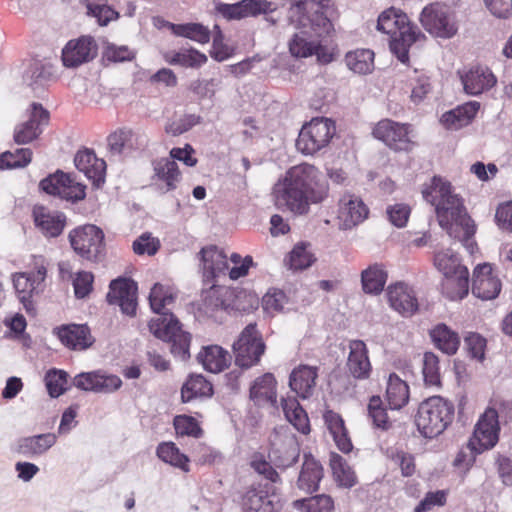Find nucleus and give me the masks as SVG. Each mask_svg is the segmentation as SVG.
Here are the masks:
<instances>
[{
	"label": "nucleus",
	"instance_id": "f257e3e1",
	"mask_svg": "<svg viewBox=\"0 0 512 512\" xmlns=\"http://www.w3.org/2000/svg\"><path fill=\"white\" fill-rule=\"evenodd\" d=\"M328 183L313 165L291 167L273 187L275 205L282 211L305 215L310 204H318L328 196Z\"/></svg>",
	"mask_w": 512,
	"mask_h": 512
},
{
	"label": "nucleus",
	"instance_id": "f03ea898",
	"mask_svg": "<svg viewBox=\"0 0 512 512\" xmlns=\"http://www.w3.org/2000/svg\"><path fill=\"white\" fill-rule=\"evenodd\" d=\"M174 299L175 295L170 289L159 283L154 284L149 294V303L151 309L160 316L149 322V330L156 338L170 343V352L174 357L185 361L190 358L191 334L183 331L178 319L165 309Z\"/></svg>",
	"mask_w": 512,
	"mask_h": 512
},
{
	"label": "nucleus",
	"instance_id": "7ed1b4c3",
	"mask_svg": "<svg viewBox=\"0 0 512 512\" xmlns=\"http://www.w3.org/2000/svg\"><path fill=\"white\" fill-rule=\"evenodd\" d=\"M423 198L435 206V212L439 225L448 234H454V230L460 226L466 227V234H471L472 219L467 214L462 199L452 192L449 182L440 177H433L431 185L422 191Z\"/></svg>",
	"mask_w": 512,
	"mask_h": 512
},
{
	"label": "nucleus",
	"instance_id": "20e7f679",
	"mask_svg": "<svg viewBox=\"0 0 512 512\" xmlns=\"http://www.w3.org/2000/svg\"><path fill=\"white\" fill-rule=\"evenodd\" d=\"M307 21L308 23H303L300 30L288 42L291 55L296 58L317 55L319 60L330 62L331 55L324 53L322 41L333 30L332 22L318 11L308 16Z\"/></svg>",
	"mask_w": 512,
	"mask_h": 512
},
{
	"label": "nucleus",
	"instance_id": "39448f33",
	"mask_svg": "<svg viewBox=\"0 0 512 512\" xmlns=\"http://www.w3.org/2000/svg\"><path fill=\"white\" fill-rule=\"evenodd\" d=\"M453 417V404L440 396H433L419 405L415 424L425 438H434L448 427Z\"/></svg>",
	"mask_w": 512,
	"mask_h": 512
},
{
	"label": "nucleus",
	"instance_id": "423d86ee",
	"mask_svg": "<svg viewBox=\"0 0 512 512\" xmlns=\"http://www.w3.org/2000/svg\"><path fill=\"white\" fill-rule=\"evenodd\" d=\"M247 296L245 291L212 286L202 292L199 310L208 317H214L220 310L246 311L249 307L242 303V299Z\"/></svg>",
	"mask_w": 512,
	"mask_h": 512
},
{
	"label": "nucleus",
	"instance_id": "0eeeda50",
	"mask_svg": "<svg viewBox=\"0 0 512 512\" xmlns=\"http://www.w3.org/2000/svg\"><path fill=\"white\" fill-rule=\"evenodd\" d=\"M335 131L330 119L314 118L300 130L296 147L303 154L313 155L328 145Z\"/></svg>",
	"mask_w": 512,
	"mask_h": 512
},
{
	"label": "nucleus",
	"instance_id": "6e6552de",
	"mask_svg": "<svg viewBox=\"0 0 512 512\" xmlns=\"http://www.w3.org/2000/svg\"><path fill=\"white\" fill-rule=\"evenodd\" d=\"M232 348L237 366L247 369L256 365L265 351V343L256 329V324L247 325Z\"/></svg>",
	"mask_w": 512,
	"mask_h": 512
},
{
	"label": "nucleus",
	"instance_id": "1a4fd4ad",
	"mask_svg": "<svg viewBox=\"0 0 512 512\" xmlns=\"http://www.w3.org/2000/svg\"><path fill=\"white\" fill-rule=\"evenodd\" d=\"M74 251L88 260H97L104 251V233L92 224L74 229L69 234Z\"/></svg>",
	"mask_w": 512,
	"mask_h": 512
},
{
	"label": "nucleus",
	"instance_id": "9d476101",
	"mask_svg": "<svg viewBox=\"0 0 512 512\" xmlns=\"http://www.w3.org/2000/svg\"><path fill=\"white\" fill-rule=\"evenodd\" d=\"M422 26L432 35L440 38H451L458 30L454 17L446 6L439 3L425 7L421 13Z\"/></svg>",
	"mask_w": 512,
	"mask_h": 512
},
{
	"label": "nucleus",
	"instance_id": "9b49d317",
	"mask_svg": "<svg viewBox=\"0 0 512 512\" xmlns=\"http://www.w3.org/2000/svg\"><path fill=\"white\" fill-rule=\"evenodd\" d=\"M499 439L498 413L493 408H488L480 417L475 426L473 437L468 443L471 451L479 454L493 448Z\"/></svg>",
	"mask_w": 512,
	"mask_h": 512
},
{
	"label": "nucleus",
	"instance_id": "f8f14e48",
	"mask_svg": "<svg viewBox=\"0 0 512 512\" xmlns=\"http://www.w3.org/2000/svg\"><path fill=\"white\" fill-rule=\"evenodd\" d=\"M410 125L402 124L390 119H384L377 123L373 129L375 138L383 141L389 148L395 151H411L415 145L410 136Z\"/></svg>",
	"mask_w": 512,
	"mask_h": 512
},
{
	"label": "nucleus",
	"instance_id": "ddd939ff",
	"mask_svg": "<svg viewBox=\"0 0 512 512\" xmlns=\"http://www.w3.org/2000/svg\"><path fill=\"white\" fill-rule=\"evenodd\" d=\"M40 188L50 195L71 202L83 200L86 196L84 185L76 182L69 174L59 170L41 180Z\"/></svg>",
	"mask_w": 512,
	"mask_h": 512
},
{
	"label": "nucleus",
	"instance_id": "4468645a",
	"mask_svg": "<svg viewBox=\"0 0 512 512\" xmlns=\"http://www.w3.org/2000/svg\"><path fill=\"white\" fill-rule=\"evenodd\" d=\"M106 298L110 304L119 305L124 314L133 316L137 308V284L127 278L112 280Z\"/></svg>",
	"mask_w": 512,
	"mask_h": 512
},
{
	"label": "nucleus",
	"instance_id": "2eb2a0df",
	"mask_svg": "<svg viewBox=\"0 0 512 512\" xmlns=\"http://www.w3.org/2000/svg\"><path fill=\"white\" fill-rule=\"evenodd\" d=\"M49 112L39 103H32L29 119L15 127L14 141L18 145L27 144L36 139L41 133V126L47 125Z\"/></svg>",
	"mask_w": 512,
	"mask_h": 512
},
{
	"label": "nucleus",
	"instance_id": "dca6fc26",
	"mask_svg": "<svg viewBox=\"0 0 512 512\" xmlns=\"http://www.w3.org/2000/svg\"><path fill=\"white\" fill-rule=\"evenodd\" d=\"M97 55V44L90 36H82L71 40L62 51V61L66 67H77L89 62Z\"/></svg>",
	"mask_w": 512,
	"mask_h": 512
},
{
	"label": "nucleus",
	"instance_id": "f3484780",
	"mask_svg": "<svg viewBox=\"0 0 512 512\" xmlns=\"http://www.w3.org/2000/svg\"><path fill=\"white\" fill-rule=\"evenodd\" d=\"M369 214V210L362 199L356 195L345 194L339 201V226L348 230L362 223Z\"/></svg>",
	"mask_w": 512,
	"mask_h": 512
},
{
	"label": "nucleus",
	"instance_id": "a211bd4d",
	"mask_svg": "<svg viewBox=\"0 0 512 512\" xmlns=\"http://www.w3.org/2000/svg\"><path fill=\"white\" fill-rule=\"evenodd\" d=\"M501 291L500 280L493 275L492 267L488 263L479 264L473 271L472 293L482 300H491Z\"/></svg>",
	"mask_w": 512,
	"mask_h": 512
},
{
	"label": "nucleus",
	"instance_id": "6ab92c4d",
	"mask_svg": "<svg viewBox=\"0 0 512 512\" xmlns=\"http://www.w3.org/2000/svg\"><path fill=\"white\" fill-rule=\"evenodd\" d=\"M390 306L405 317L412 316L418 310V300L411 287L403 283L391 285L387 289Z\"/></svg>",
	"mask_w": 512,
	"mask_h": 512
},
{
	"label": "nucleus",
	"instance_id": "aec40b11",
	"mask_svg": "<svg viewBox=\"0 0 512 512\" xmlns=\"http://www.w3.org/2000/svg\"><path fill=\"white\" fill-rule=\"evenodd\" d=\"M74 162L77 169L83 172L96 188L104 184L106 163L103 159L97 158L93 151L88 149L79 151Z\"/></svg>",
	"mask_w": 512,
	"mask_h": 512
},
{
	"label": "nucleus",
	"instance_id": "412c9836",
	"mask_svg": "<svg viewBox=\"0 0 512 512\" xmlns=\"http://www.w3.org/2000/svg\"><path fill=\"white\" fill-rule=\"evenodd\" d=\"M324 476L323 467L312 455H304V461L299 472L296 488L305 494H312L319 489Z\"/></svg>",
	"mask_w": 512,
	"mask_h": 512
},
{
	"label": "nucleus",
	"instance_id": "4be33fe9",
	"mask_svg": "<svg viewBox=\"0 0 512 512\" xmlns=\"http://www.w3.org/2000/svg\"><path fill=\"white\" fill-rule=\"evenodd\" d=\"M46 273V268L41 265L35 271L14 276L13 284L21 302L25 303L33 293L42 291Z\"/></svg>",
	"mask_w": 512,
	"mask_h": 512
},
{
	"label": "nucleus",
	"instance_id": "5701e85b",
	"mask_svg": "<svg viewBox=\"0 0 512 512\" xmlns=\"http://www.w3.org/2000/svg\"><path fill=\"white\" fill-rule=\"evenodd\" d=\"M154 184L161 193L176 189L180 180V172L176 161L162 158L153 163Z\"/></svg>",
	"mask_w": 512,
	"mask_h": 512
},
{
	"label": "nucleus",
	"instance_id": "b1692460",
	"mask_svg": "<svg viewBox=\"0 0 512 512\" xmlns=\"http://www.w3.org/2000/svg\"><path fill=\"white\" fill-rule=\"evenodd\" d=\"M57 335L61 343L72 350H85L95 341L87 325L62 326L57 329Z\"/></svg>",
	"mask_w": 512,
	"mask_h": 512
},
{
	"label": "nucleus",
	"instance_id": "393cba45",
	"mask_svg": "<svg viewBox=\"0 0 512 512\" xmlns=\"http://www.w3.org/2000/svg\"><path fill=\"white\" fill-rule=\"evenodd\" d=\"M347 368L356 379H367L371 372V363L368 357L366 344L361 340H353L349 344Z\"/></svg>",
	"mask_w": 512,
	"mask_h": 512
},
{
	"label": "nucleus",
	"instance_id": "a878e982",
	"mask_svg": "<svg viewBox=\"0 0 512 512\" xmlns=\"http://www.w3.org/2000/svg\"><path fill=\"white\" fill-rule=\"evenodd\" d=\"M425 38V36L413 25L406 23L399 27L397 34L391 37L390 49L402 63L409 60L408 50L412 44Z\"/></svg>",
	"mask_w": 512,
	"mask_h": 512
},
{
	"label": "nucleus",
	"instance_id": "bb28decb",
	"mask_svg": "<svg viewBox=\"0 0 512 512\" xmlns=\"http://www.w3.org/2000/svg\"><path fill=\"white\" fill-rule=\"evenodd\" d=\"M276 379L273 374L265 373L256 378L250 387V399L257 406H275L277 402Z\"/></svg>",
	"mask_w": 512,
	"mask_h": 512
},
{
	"label": "nucleus",
	"instance_id": "cd10ccee",
	"mask_svg": "<svg viewBox=\"0 0 512 512\" xmlns=\"http://www.w3.org/2000/svg\"><path fill=\"white\" fill-rule=\"evenodd\" d=\"M461 81L467 94L478 95L492 88L496 78L488 68L477 66L461 75Z\"/></svg>",
	"mask_w": 512,
	"mask_h": 512
},
{
	"label": "nucleus",
	"instance_id": "c85d7f7f",
	"mask_svg": "<svg viewBox=\"0 0 512 512\" xmlns=\"http://www.w3.org/2000/svg\"><path fill=\"white\" fill-rule=\"evenodd\" d=\"M317 376L316 367L300 365L291 372L289 386L299 397L309 398L313 394Z\"/></svg>",
	"mask_w": 512,
	"mask_h": 512
},
{
	"label": "nucleus",
	"instance_id": "c756f323",
	"mask_svg": "<svg viewBox=\"0 0 512 512\" xmlns=\"http://www.w3.org/2000/svg\"><path fill=\"white\" fill-rule=\"evenodd\" d=\"M480 108V103L470 101L444 113L441 123L450 130H459L473 120Z\"/></svg>",
	"mask_w": 512,
	"mask_h": 512
},
{
	"label": "nucleus",
	"instance_id": "7c9ffc66",
	"mask_svg": "<svg viewBox=\"0 0 512 512\" xmlns=\"http://www.w3.org/2000/svg\"><path fill=\"white\" fill-rule=\"evenodd\" d=\"M54 433H45L21 438L17 444V452L25 457H36L47 452L56 443Z\"/></svg>",
	"mask_w": 512,
	"mask_h": 512
},
{
	"label": "nucleus",
	"instance_id": "2f4dec72",
	"mask_svg": "<svg viewBox=\"0 0 512 512\" xmlns=\"http://www.w3.org/2000/svg\"><path fill=\"white\" fill-rule=\"evenodd\" d=\"M323 418L338 449L343 453L351 452L353 444L342 417L332 410H327L324 413Z\"/></svg>",
	"mask_w": 512,
	"mask_h": 512
},
{
	"label": "nucleus",
	"instance_id": "473e14b6",
	"mask_svg": "<svg viewBox=\"0 0 512 512\" xmlns=\"http://www.w3.org/2000/svg\"><path fill=\"white\" fill-rule=\"evenodd\" d=\"M206 277H217L228 270L227 256L216 246L202 248L200 253Z\"/></svg>",
	"mask_w": 512,
	"mask_h": 512
},
{
	"label": "nucleus",
	"instance_id": "72a5a7b5",
	"mask_svg": "<svg viewBox=\"0 0 512 512\" xmlns=\"http://www.w3.org/2000/svg\"><path fill=\"white\" fill-rule=\"evenodd\" d=\"M197 359L205 370L218 373L228 367L231 357L222 347L211 345L203 348L198 354Z\"/></svg>",
	"mask_w": 512,
	"mask_h": 512
},
{
	"label": "nucleus",
	"instance_id": "f704fd0d",
	"mask_svg": "<svg viewBox=\"0 0 512 512\" xmlns=\"http://www.w3.org/2000/svg\"><path fill=\"white\" fill-rule=\"evenodd\" d=\"M387 278L388 273L384 266L374 263L361 272L362 290L366 294L378 295L383 291Z\"/></svg>",
	"mask_w": 512,
	"mask_h": 512
},
{
	"label": "nucleus",
	"instance_id": "c9c22d12",
	"mask_svg": "<svg viewBox=\"0 0 512 512\" xmlns=\"http://www.w3.org/2000/svg\"><path fill=\"white\" fill-rule=\"evenodd\" d=\"M36 226L48 237H57L65 226V216L61 213H51L44 208L34 210Z\"/></svg>",
	"mask_w": 512,
	"mask_h": 512
},
{
	"label": "nucleus",
	"instance_id": "e433bc0d",
	"mask_svg": "<svg viewBox=\"0 0 512 512\" xmlns=\"http://www.w3.org/2000/svg\"><path fill=\"white\" fill-rule=\"evenodd\" d=\"M386 399L392 410L403 408L409 401V386L395 373L389 375Z\"/></svg>",
	"mask_w": 512,
	"mask_h": 512
},
{
	"label": "nucleus",
	"instance_id": "4c0bfd02",
	"mask_svg": "<svg viewBox=\"0 0 512 512\" xmlns=\"http://www.w3.org/2000/svg\"><path fill=\"white\" fill-rule=\"evenodd\" d=\"M443 289L451 300L463 299L469 292V271L467 267L458 268L452 275H444Z\"/></svg>",
	"mask_w": 512,
	"mask_h": 512
},
{
	"label": "nucleus",
	"instance_id": "58836bf2",
	"mask_svg": "<svg viewBox=\"0 0 512 512\" xmlns=\"http://www.w3.org/2000/svg\"><path fill=\"white\" fill-rule=\"evenodd\" d=\"M430 336L435 346L443 353L453 355L457 352L460 344L459 336L445 324L435 326Z\"/></svg>",
	"mask_w": 512,
	"mask_h": 512
},
{
	"label": "nucleus",
	"instance_id": "ea45409f",
	"mask_svg": "<svg viewBox=\"0 0 512 512\" xmlns=\"http://www.w3.org/2000/svg\"><path fill=\"white\" fill-rule=\"evenodd\" d=\"M283 412L289 425L303 434L310 432L309 420L306 412L300 406L296 399H282L281 402Z\"/></svg>",
	"mask_w": 512,
	"mask_h": 512
},
{
	"label": "nucleus",
	"instance_id": "a19ab883",
	"mask_svg": "<svg viewBox=\"0 0 512 512\" xmlns=\"http://www.w3.org/2000/svg\"><path fill=\"white\" fill-rule=\"evenodd\" d=\"M213 394L212 384L202 375H192L181 389L183 402H189L197 397H210Z\"/></svg>",
	"mask_w": 512,
	"mask_h": 512
},
{
	"label": "nucleus",
	"instance_id": "79ce46f5",
	"mask_svg": "<svg viewBox=\"0 0 512 512\" xmlns=\"http://www.w3.org/2000/svg\"><path fill=\"white\" fill-rule=\"evenodd\" d=\"M329 461L334 480L339 486L351 488L356 484L355 473L342 456L331 453Z\"/></svg>",
	"mask_w": 512,
	"mask_h": 512
},
{
	"label": "nucleus",
	"instance_id": "37998d69",
	"mask_svg": "<svg viewBox=\"0 0 512 512\" xmlns=\"http://www.w3.org/2000/svg\"><path fill=\"white\" fill-rule=\"evenodd\" d=\"M242 507L246 512H277L270 497L256 489L246 491L242 498Z\"/></svg>",
	"mask_w": 512,
	"mask_h": 512
},
{
	"label": "nucleus",
	"instance_id": "c03bdc74",
	"mask_svg": "<svg viewBox=\"0 0 512 512\" xmlns=\"http://www.w3.org/2000/svg\"><path fill=\"white\" fill-rule=\"evenodd\" d=\"M292 506L298 512H332L334 501L331 496L320 494L292 502Z\"/></svg>",
	"mask_w": 512,
	"mask_h": 512
},
{
	"label": "nucleus",
	"instance_id": "a18cd8bd",
	"mask_svg": "<svg viewBox=\"0 0 512 512\" xmlns=\"http://www.w3.org/2000/svg\"><path fill=\"white\" fill-rule=\"evenodd\" d=\"M176 36L185 37L200 44L210 41L211 31L200 23L170 24Z\"/></svg>",
	"mask_w": 512,
	"mask_h": 512
},
{
	"label": "nucleus",
	"instance_id": "49530a36",
	"mask_svg": "<svg viewBox=\"0 0 512 512\" xmlns=\"http://www.w3.org/2000/svg\"><path fill=\"white\" fill-rule=\"evenodd\" d=\"M345 62L348 68L355 73L367 74L373 70L374 53L369 49L348 52L345 56Z\"/></svg>",
	"mask_w": 512,
	"mask_h": 512
},
{
	"label": "nucleus",
	"instance_id": "de8ad7c7",
	"mask_svg": "<svg viewBox=\"0 0 512 512\" xmlns=\"http://www.w3.org/2000/svg\"><path fill=\"white\" fill-rule=\"evenodd\" d=\"M300 447L296 437H288L286 439V445L279 448V452H271L272 457L276 466L281 468H288L292 466L299 458Z\"/></svg>",
	"mask_w": 512,
	"mask_h": 512
},
{
	"label": "nucleus",
	"instance_id": "09e8293b",
	"mask_svg": "<svg viewBox=\"0 0 512 512\" xmlns=\"http://www.w3.org/2000/svg\"><path fill=\"white\" fill-rule=\"evenodd\" d=\"M158 457L170 465L180 468L181 470L189 471V458L180 452L178 447L172 442H164L157 447Z\"/></svg>",
	"mask_w": 512,
	"mask_h": 512
},
{
	"label": "nucleus",
	"instance_id": "8fccbe9b",
	"mask_svg": "<svg viewBox=\"0 0 512 512\" xmlns=\"http://www.w3.org/2000/svg\"><path fill=\"white\" fill-rule=\"evenodd\" d=\"M166 62L183 67L199 68L207 62V56L196 49H187L165 56Z\"/></svg>",
	"mask_w": 512,
	"mask_h": 512
},
{
	"label": "nucleus",
	"instance_id": "3c124183",
	"mask_svg": "<svg viewBox=\"0 0 512 512\" xmlns=\"http://www.w3.org/2000/svg\"><path fill=\"white\" fill-rule=\"evenodd\" d=\"M407 23L405 14L397 13L394 9H388L380 14L377 21V29L391 37L397 34L399 27Z\"/></svg>",
	"mask_w": 512,
	"mask_h": 512
},
{
	"label": "nucleus",
	"instance_id": "603ef678",
	"mask_svg": "<svg viewBox=\"0 0 512 512\" xmlns=\"http://www.w3.org/2000/svg\"><path fill=\"white\" fill-rule=\"evenodd\" d=\"M307 247L308 245L300 243L293 248L289 253L288 259L285 261L289 269L293 271L304 270L312 265L315 257Z\"/></svg>",
	"mask_w": 512,
	"mask_h": 512
},
{
	"label": "nucleus",
	"instance_id": "864d4df0",
	"mask_svg": "<svg viewBox=\"0 0 512 512\" xmlns=\"http://www.w3.org/2000/svg\"><path fill=\"white\" fill-rule=\"evenodd\" d=\"M32 159V151L28 148H19L15 152L6 151L0 155V169H13L26 167Z\"/></svg>",
	"mask_w": 512,
	"mask_h": 512
},
{
	"label": "nucleus",
	"instance_id": "5fc2aeb1",
	"mask_svg": "<svg viewBox=\"0 0 512 512\" xmlns=\"http://www.w3.org/2000/svg\"><path fill=\"white\" fill-rule=\"evenodd\" d=\"M368 415L375 427L388 430L392 427L386 409L380 396H372L368 404Z\"/></svg>",
	"mask_w": 512,
	"mask_h": 512
},
{
	"label": "nucleus",
	"instance_id": "6e6d98bb",
	"mask_svg": "<svg viewBox=\"0 0 512 512\" xmlns=\"http://www.w3.org/2000/svg\"><path fill=\"white\" fill-rule=\"evenodd\" d=\"M68 374L63 370L51 369L45 375V384L49 395L57 398L67 390Z\"/></svg>",
	"mask_w": 512,
	"mask_h": 512
},
{
	"label": "nucleus",
	"instance_id": "4d7b16f0",
	"mask_svg": "<svg viewBox=\"0 0 512 512\" xmlns=\"http://www.w3.org/2000/svg\"><path fill=\"white\" fill-rule=\"evenodd\" d=\"M423 377L427 386H440L439 359L432 352H426L423 357Z\"/></svg>",
	"mask_w": 512,
	"mask_h": 512
},
{
	"label": "nucleus",
	"instance_id": "13d9d810",
	"mask_svg": "<svg viewBox=\"0 0 512 512\" xmlns=\"http://www.w3.org/2000/svg\"><path fill=\"white\" fill-rule=\"evenodd\" d=\"M107 0L105 1H89L86 4V8L88 10V14L95 17L101 26L107 25L110 21L117 19L119 14L114 9H112L107 4Z\"/></svg>",
	"mask_w": 512,
	"mask_h": 512
},
{
	"label": "nucleus",
	"instance_id": "bf43d9fd",
	"mask_svg": "<svg viewBox=\"0 0 512 512\" xmlns=\"http://www.w3.org/2000/svg\"><path fill=\"white\" fill-rule=\"evenodd\" d=\"M434 264L443 275H452L458 268L464 267L460 264L457 255L450 249L436 253L434 256Z\"/></svg>",
	"mask_w": 512,
	"mask_h": 512
},
{
	"label": "nucleus",
	"instance_id": "052dcab7",
	"mask_svg": "<svg viewBox=\"0 0 512 512\" xmlns=\"http://www.w3.org/2000/svg\"><path fill=\"white\" fill-rule=\"evenodd\" d=\"M174 428L176 434L179 436H192L194 438H199L202 435V429L200 428L197 420L191 416H176L174 418Z\"/></svg>",
	"mask_w": 512,
	"mask_h": 512
},
{
	"label": "nucleus",
	"instance_id": "680f3d73",
	"mask_svg": "<svg viewBox=\"0 0 512 512\" xmlns=\"http://www.w3.org/2000/svg\"><path fill=\"white\" fill-rule=\"evenodd\" d=\"M49 73L39 62L32 63L24 74V82L34 91L42 88L47 81Z\"/></svg>",
	"mask_w": 512,
	"mask_h": 512
},
{
	"label": "nucleus",
	"instance_id": "e2e57ef3",
	"mask_svg": "<svg viewBox=\"0 0 512 512\" xmlns=\"http://www.w3.org/2000/svg\"><path fill=\"white\" fill-rule=\"evenodd\" d=\"M244 18L273 12L275 4L267 0H241Z\"/></svg>",
	"mask_w": 512,
	"mask_h": 512
},
{
	"label": "nucleus",
	"instance_id": "0e129e2a",
	"mask_svg": "<svg viewBox=\"0 0 512 512\" xmlns=\"http://www.w3.org/2000/svg\"><path fill=\"white\" fill-rule=\"evenodd\" d=\"M215 34L213 35L212 49L210 56L218 62H222L233 54V49L224 43V35L219 26H214Z\"/></svg>",
	"mask_w": 512,
	"mask_h": 512
},
{
	"label": "nucleus",
	"instance_id": "69168bd1",
	"mask_svg": "<svg viewBox=\"0 0 512 512\" xmlns=\"http://www.w3.org/2000/svg\"><path fill=\"white\" fill-rule=\"evenodd\" d=\"M251 467L257 472L259 475L264 476V478L272 481L278 482L280 480V476L277 471L272 467V465L264 459L261 454H255L251 460Z\"/></svg>",
	"mask_w": 512,
	"mask_h": 512
},
{
	"label": "nucleus",
	"instance_id": "338daca9",
	"mask_svg": "<svg viewBox=\"0 0 512 512\" xmlns=\"http://www.w3.org/2000/svg\"><path fill=\"white\" fill-rule=\"evenodd\" d=\"M200 120V116L188 114L166 126V131L173 136L181 135L200 123Z\"/></svg>",
	"mask_w": 512,
	"mask_h": 512
},
{
	"label": "nucleus",
	"instance_id": "774afa93",
	"mask_svg": "<svg viewBox=\"0 0 512 512\" xmlns=\"http://www.w3.org/2000/svg\"><path fill=\"white\" fill-rule=\"evenodd\" d=\"M160 247L159 241L149 233L142 234L133 242V251L138 255H154Z\"/></svg>",
	"mask_w": 512,
	"mask_h": 512
}]
</instances>
